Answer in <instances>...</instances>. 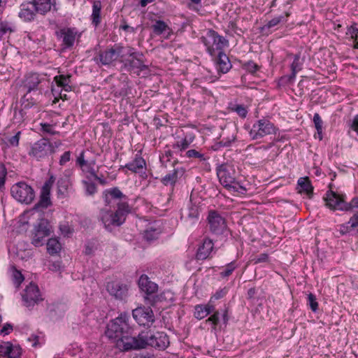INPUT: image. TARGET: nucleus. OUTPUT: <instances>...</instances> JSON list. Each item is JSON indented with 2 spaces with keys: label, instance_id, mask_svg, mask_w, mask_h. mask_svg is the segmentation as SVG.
Segmentation results:
<instances>
[{
  "label": "nucleus",
  "instance_id": "obj_1",
  "mask_svg": "<svg viewBox=\"0 0 358 358\" xmlns=\"http://www.w3.org/2000/svg\"><path fill=\"white\" fill-rule=\"evenodd\" d=\"M103 198L106 205L110 206L113 202H116L117 206L115 212L101 209L99 213V219L105 228L111 230V226L120 227L125 222L131 209L127 202L124 201L127 196L118 187L105 190L103 192Z\"/></svg>",
  "mask_w": 358,
  "mask_h": 358
},
{
  "label": "nucleus",
  "instance_id": "obj_2",
  "mask_svg": "<svg viewBox=\"0 0 358 358\" xmlns=\"http://www.w3.org/2000/svg\"><path fill=\"white\" fill-rule=\"evenodd\" d=\"M129 317L126 313H121L108 324L106 331V335L113 339L122 351L132 350L137 337L128 323Z\"/></svg>",
  "mask_w": 358,
  "mask_h": 358
},
{
  "label": "nucleus",
  "instance_id": "obj_3",
  "mask_svg": "<svg viewBox=\"0 0 358 358\" xmlns=\"http://www.w3.org/2000/svg\"><path fill=\"white\" fill-rule=\"evenodd\" d=\"M169 344L168 336L164 332H157L149 334L148 332H141L137 335L133 350L145 348L151 346L159 350H165Z\"/></svg>",
  "mask_w": 358,
  "mask_h": 358
},
{
  "label": "nucleus",
  "instance_id": "obj_4",
  "mask_svg": "<svg viewBox=\"0 0 358 358\" xmlns=\"http://www.w3.org/2000/svg\"><path fill=\"white\" fill-rule=\"evenodd\" d=\"M217 175L220 183L224 187L235 192H240L239 189L245 190V188L236 180V171L232 166L222 164L217 169Z\"/></svg>",
  "mask_w": 358,
  "mask_h": 358
},
{
  "label": "nucleus",
  "instance_id": "obj_5",
  "mask_svg": "<svg viewBox=\"0 0 358 358\" xmlns=\"http://www.w3.org/2000/svg\"><path fill=\"white\" fill-rule=\"evenodd\" d=\"M11 196L19 203L29 205L35 198V192L32 187L25 182H18L10 188Z\"/></svg>",
  "mask_w": 358,
  "mask_h": 358
},
{
  "label": "nucleus",
  "instance_id": "obj_6",
  "mask_svg": "<svg viewBox=\"0 0 358 358\" xmlns=\"http://www.w3.org/2000/svg\"><path fill=\"white\" fill-rule=\"evenodd\" d=\"M138 287L144 293V299L148 304L155 306L159 301V297L156 294L158 290V285L151 281L148 275L143 274L138 281Z\"/></svg>",
  "mask_w": 358,
  "mask_h": 358
},
{
  "label": "nucleus",
  "instance_id": "obj_7",
  "mask_svg": "<svg viewBox=\"0 0 358 358\" xmlns=\"http://www.w3.org/2000/svg\"><path fill=\"white\" fill-rule=\"evenodd\" d=\"M52 232V226L46 219L41 218L34 225L31 233V243L36 247L44 244L45 238Z\"/></svg>",
  "mask_w": 358,
  "mask_h": 358
},
{
  "label": "nucleus",
  "instance_id": "obj_8",
  "mask_svg": "<svg viewBox=\"0 0 358 358\" xmlns=\"http://www.w3.org/2000/svg\"><path fill=\"white\" fill-rule=\"evenodd\" d=\"M201 40L207 48L208 52L212 56L215 55V50L221 51L228 43L227 39L213 29L208 30L206 36H202Z\"/></svg>",
  "mask_w": 358,
  "mask_h": 358
},
{
  "label": "nucleus",
  "instance_id": "obj_9",
  "mask_svg": "<svg viewBox=\"0 0 358 358\" xmlns=\"http://www.w3.org/2000/svg\"><path fill=\"white\" fill-rule=\"evenodd\" d=\"M55 152V148L48 139L43 138L34 143L30 148L28 154L38 161L47 158Z\"/></svg>",
  "mask_w": 358,
  "mask_h": 358
},
{
  "label": "nucleus",
  "instance_id": "obj_10",
  "mask_svg": "<svg viewBox=\"0 0 358 358\" xmlns=\"http://www.w3.org/2000/svg\"><path fill=\"white\" fill-rule=\"evenodd\" d=\"M276 128L268 120L263 118L255 122L249 134L252 140L260 139L265 136L275 134Z\"/></svg>",
  "mask_w": 358,
  "mask_h": 358
},
{
  "label": "nucleus",
  "instance_id": "obj_11",
  "mask_svg": "<svg viewBox=\"0 0 358 358\" xmlns=\"http://www.w3.org/2000/svg\"><path fill=\"white\" fill-rule=\"evenodd\" d=\"M23 304L28 308H32L38 302L43 301L37 285L30 282L22 294Z\"/></svg>",
  "mask_w": 358,
  "mask_h": 358
},
{
  "label": "nucleus",
  "instance_id": "obj_12",
  "mask_svg": "<svg viewBox=\"0 0 358 358\" xmlns=\"http://www.w3.org/2000/svg\"><path fill=\"white\" fill-rule=\"evenodd\" d=\"M46 83L47 80L43 76L36 73H31L24 76L22 81V87L28 93L32 91H38V94H41L43 87Z\"/></svg>",
  "mask_w": 358,
  "mask_h": 358
},
{
  "label": "nucleus",
  "instance_id": "obj_13",
  "mask_svg": "<svg viewBox=\"0 0 358 358\" xmlns=\"http://www.w3.org/2000/svg\"><path fill=\"white\" fill-rule=\"evenodd\" d=\"M124 49V47L122 45L115 44L111 48L101 51L99 54L100 62L106 66L111 64L119 57L122 59L124 57V54H123Z\"/></svg>",
  "mask_w": 358,
  "mask_h": 358
},
{
  "label": "nucleus",
  "instance_id": "obj_14",
  "mask_svg": "<svg viewBox=\"0 0 358 358\" xmlns=\"http://www.w3.org/2000/svg\"><path fill=\"white\" fill-rule=\"evenodd\" d=\"M209 229L215 235H221L227 229L225 219L217 211L210 210L207 217Z\"/></svg>",
  "mask_w": 358,
  "mask_h": 358
},
{
  "label": "nucleus",
  "instance_id": "obj_15",
  "mask_svg": "<svg viewBox=\"0 0 358 358\" xmlns=\"http://www.w3.org/2000/svg\"><path fill=\"white\" fill-rule=\"evenodd\" d=\"M132 315L136 322L141 326L150 327L155 322V316L150 307H138L133 310Z\"/></svg>",
  "mask_w": 358,
  "mask_h": 358
},
{
  "label": "nucleus",
  "instance_id": "obj_16",
  "mask_svg": "<svg viewBox=\"0 0 358 358\" xmlns=\"http://www.w3.org/2000/svg\"><path fill=\"white\" fill-rule=\"evenodd\" d=\"M55 182V178L54 176H50V178L43 184L40 195L39 201L34 206V208L37 209L39 207L46 208L51 205L50 201V190Z\"/></svg>",
  "mask_w": 358,
  "mask_h": 358
},
{
  "label": "nucleus",
  "instance_id": "obj_17",
  "mask_svg": "<svg viewBox=\"0 0 358 358\" xmlns=\"http://www.w3.org/2000/svg\"><path fill=\"white\" fill-rule=\"evenodd\" d=\"M142 56H138L136 58L122 59L120 62L123 64L124 68L129 72L139 76L141 71L148 69V66L145 64L141 59Z\"/></svg>",
  "mask_w": 358,
  "mask_h": 358
},
{
  "label": "nucleus",
  "instance_id": "obj_18",
  "mask_svg": "<svg viewBox=\"0 0 358 358\" xmlns=\"http://www.w3.org/2000/svg\"><path fill=\"white\" fill-rule=\"evenodd\" d=\"M106 289L110 295L118 300H125L128 296V286L118 281L108 282Z\"/></svg>",
  "mask_w": 358,
  "mask_h": 358
},
{
  "label": "nucleus",
  "instance_id": "obj_19",
  "mask_svg": "<svg viewBox=\"0 0 358 358\" xmlns=\"http://www.w3.org/2000/svg\"><path fill=\"white\" fill-rule=\"evenodd\" d=\"M326 205L331 209L346 210L347 202L344 201L343 196L329 190L327 192L326 197L324 198Z\"/></svg>",
  "mask_w": 358,
  "mask_h": 358
},
{
  "label": "nucleus",
  "instance_id": "obj_20",
  "mask_svg": "<svg viewBox=\"0 0 358 358\" xmlns=\"http://www.w3.org/2000/svg\"><path fill=\"white\" fill-rule=\"evenodd\" d=\"M185 173V169L182 166L174 167L173 170L167 173L164 177L161 179L163 185L168 186H174L178 182Z\"/></svg>",
  "mask_w": 358,
  "mask_h": 358
},
{
  "label": "nucleus",
  "instance_id": "obj_21",
  "mask_svg": "<svg viewBox=\"0 0 358 358\" xmlns=\"http://www.w3.org/2000/svg\"><path fill=\"white\" fill-rule=\"evenodd\" d=\"M71 189V182L68 176L60 177L57 182V196L59 199L69 197Z\"/></svg>",
  "mask_w": 358,
  "mask_h": 358
},
{
  "label": "nucleus",
  "instance_id": "obj_22",
  "mask_svg": "<svg viewBox=\"0 0 358 358\" xmlns=\"http://www.w3.org/2000/svg\"><path fill=\"white\" fill-rule=\"evenodd\" d=\"M38 14V10L31 1L24 2L20 6L19 17L24 21L30 22Z\"/></svg>",
  "mask_w": 358,
  "mask_h": 358
},
{
  "label": "nucleus",
  "instance_id": "obj_23",
  "mask_svg": "<svg viewBox=\"0 0 358 358\" xmlns=\"http://www.w3.org/2000/svg\"><path fill=\"white\" fill-rule=\"evenodd\" d=\"M214 243L209 238H205L201 245L197 249L196 259L197 260H205L208 259L213 251Z\"/></svg>",
  "mask_w": 358,
  "mask_h": 358
},
{
  "label": "nucleus",
  "instance_id": "obj_24",
  "mask_svg": "<svg viewBox=\"0 0 358 358\" xmlns=\"http://www.w3.org/2000/svg\"><path fill=\"white\" fill-rule=\"evenodd\" d=\"M231 68L229 57L221 50L218 52L217 59V71L222 73H227Z\"/></svg>",
  "mask_w": 358,
  "mask_h": 358
},
{
  "label": "nucleus",
  "instance_id": "obj_25",
  "mask_svg": "<svg viewBox=\"0 0 358 358\" xmlns=\"http://www.w3.org/2000/svg\"><path fill=\"white\" fill-rule=\"evenodd\" d=\"M199 209L196 206H191L182 214L181 218L184 219L187 224L193 225L199 220Z\"/></svg>",
  "mask_w": 358,
  "mask_h": 358
},
{
  "label": "nucleus",
  "instance_id": "obj_26",
  "mask_svg": "<svg viewBox=\"0 0 358 358\" xmlns=\"http://www.w3.org/2000/svg\"><path fill=\"white\" fill-rule=\"evenodd\" d=\"M30 1L34 5L40 15H45L50 10L52 7L50 0H31Z\"/></svg>",
  "mask_w": 358,
  "mask_h": 358
},
{
  "label": "nucleus",
  "instance_id": "obj_27",
  "mask_svg": "<svg viewBox=\"0 0 358 358\" xmlns=\"http://www.w3.org/2000/svg\"><path fill=\"white\" fill-rule=\"evenodd\" d=\"M71 75H59L54 78V81L57 83V86L62 87L66 92H70L71 90Z\"/></svg>",
  "mask_w": 358,
  "mask_h": 358
},
{
  "label": "nucleus",
  "instance_id": "obj_28",
  "mask_svg": "<svg viewBox=\"0 0 358 358\" xmlns=\"http://www.w3.org/2000/svg\"><path fill=\"white\" fill-rule=\"evenodd\" d=\"M61 35L63 38V43L67 48L73 46L75 39L76 33L71 29H62Z\"/></svg>",
  "mask_w": 358,
  "mask_h": 358
},
{
  "label": "nucleus",
  "instance_id": "obj_29",
  "mask_svg": "<svg viewBox=\"0 0 358 358\" xmlns=\"http://www.w3.org/2000/svg\"><path fill=\"white\" fill-rule=\"evenodd\" d=\"M221 140L213 145L214 150H218L221 147H229L231 143L236 140V136L234 134L231 135H227L226 132H223L220 136Z\"/></svg>",
  "mask_w": 358,
  "mask_h": 358
},
{
  "label": "nucleus",
  "instance_id": "obj_30",
  "mask_svg": "<svg viewBox=\"0 0 358 358\" xmlns=\"http://www.w3.org/2000/svg\"><path fill=\"white\" fill-rule=\"evenodd\" d=\"M298 185L300 187V192H305L310 198L311 197L313 194V187L308 178H300Z\"/></svg>",
  "mask_w": 358,
  "mask_h": 358
},
{
  "label": "nucleus",
  "instance_id": "obj_31",
  "mask_svg": "<svg viewBox=\"0 0 358 358\" xmlns=\"http://www.w3.org/2000/svg\"><path fill=\"white\" fill-rule=\"evenodd\" d=\"M101 2L100 1H95L92 6V22L96 27L101 22Z\"/></svg>",
  "mask_w": 358,
  "mask_h": 358
},
{
  "label": "nucleus",
  "instance_id": "obj_32",
  "mask_svg": "<svg viewBox=\"0 0 358 358\" xmlns=\"http://www.w3.org/2000/svg\"><path fill=\"white\" fill-rule=\"evenodd\" d=\"M145 166V161L141 157H136L132 162L127 164L125 168L128 170L136 173L139 169H142Z\"/></svg>",
  "mask_w": 358,
  "mask_h": 358
},
{
  "label": "nucleus",
  "instance_id": "obj_33",
  "mask_svg": "<svg viewBox=\"0 0 358 358\" xmlns=\"http://www.w3.org/2000/svg\"><path fill=\"white\" fill-rule=\"evenodd\" d=\"M61 248V244L57 238H51L48 240L47 250L50 255H53L58 253Z\"/></svg>",
  "mask_w": 358,
  "mask_h": 358
},
{
  "label": "nucleus",
  "instance_id": "obj_34",
  "mask_svg": "<svg viewBox=\"0 0 358 358\" xmlns=\"http://www.w3.org/2000/svg\"><path fill=\"white\" fill-rule=\"evenodd\" d=\"M289 14L288 13L285 12V13H283L279 16L274 17L273 19H271V20H269L267 22L266 26L268 28L274 27L281 22H286L287 18L289 17Z\"/></svg>",
  "mask_w": 358,
  "mask_h": 358
},
{
  "label": "nucleus",
  "instance_id": "obj_35",
  "mask_svg": "<svg viewBox=\"0 0 358 358\" xmlns=\"http://www.w3.org/2000/svg\"><path fill=\"white\" fill-rule=\"evenodd\" d=\"M152 29L155 34L160 35L169 29V26L165 22L159 20L152 25Z\"/></svg>",
  "mask_w": 358,
  "mask_h": 358
},
{
  "label": "nucleus",
  "instance_id": "obj_36",
  "mask_svg": "<svg viewBox=\"0 0 358 358\" xmlns=\"http://www.w3.org/2000/svg\"><path fill=\"white\" fill-rule=\"evenodd\" d=\"M209 315V310H206L204 305H196L194 308V317L198 320H201Z\"/></svg>",
  "mask_w": 358,
  "mask_h": 358
},
{
  "label": "nucleus",
  "instance_id": "obj_37",
  "mask_svg": "<svg viewBox=\"0 0 358 358\" xmlns=\"http://www.w3.org/2000/svg\"><path fill=\"white\" fill-rule=\"evenodd\" d=\"M26 92L25 94L21 99L22 106L24 108H30L36 103V100L31 97V96Z\"/></svg>",
  "mask_w": 358,
  "mask_h": 358
},
{
  "label": "nucleus",
  "instance_id": "obj_38",
  "mask_svg": "<svg viewBox=\"0 0 358 358\" xmlns=\"http://www.w3.org/2000/svg\"><path fill=\"white\" fill-rule=\"evenodd\" d=\"M303 59H301L300 54H296L294 56V60L291 64L292 71H300L302 69Z\"/></svg>",
  "mask_w": 358,
  "mask_h": 358
},
{
  "label": "nucleus",
  "instance_id": "obj_39",
  "mask_svg": "<svg viewBox=\"0 0 358 358\" xmlns=\"http://www.w3.org/2000/svg\"><path fill=\"white\" fill-rule=\"evenodd\" d=\"M159 234V229L149 227L144 232V238L148 241H152L157 238Z\"/></svg>",
  "mask_w": 358,
  "mask_h": 358
},
{
  "label": "nucleus",
  "instance_id": "obj_40",
  "mask_svg": "<svg viewBox=\"0 0 358 358\" xmlns=\"http://www.w3.org/2000/svg\"><path fill=\"white\" fill-rule=\"evenodd\" d=\"M7 169L3 163H0V191L2 192L5 188V182L7 176Z\"/></svg>",
  "mask_w": 358,
  "mask_h": 358
},
{
  "label": "nucleus",
  "instance_id": "obj_41",
  "mask_svg": "<svg viewBox=\"0 0 358 358\" xmlns=\"http://www.w3.org/2000/svg\"><path fill=\"white\" fill-rule=\"evenodd\" d=\"M308 304L313 312H316L318 309V303L316 301L315 294L310 293L308 295Z\"/></svg>",
  "mask_w": 358,
  "mask_h": 358
},
{
  "label": "nucleus",
  "instance_id": "obj_42",
  "mask_svg": "<svg viewBox=\"0 0 358 358\" xmlns=\"http://www.w3.org/2000/svg\"><path fill=\"white\" fill-rule=\"evenodd\" d=\"M13 344L10 342H3L0 344V355L6 357L10 351Z\"/></svg>",
  "mask_w": 358,
  "mask_h": 358
},
{
  "label": "nucleus",
  "instance_id": "obj_43",
  "mask_svg": "<svg viewBox=\"0 0 358 358\" xmlns=\"http://www.w3.org/2000/svg\"><path fill=\"white\" fill-rule=\"evenodd\" d=\"M83 184L85 185L86 194L87 195L92 196L96 193L97 188L94 183L83 181Z\"/></svg>",
  "mask_w": 358,
  "mask_h": 358
},
{
  "label": "nucleus",
  "instance_id": "obj_44",
  "mask_svg": "<svg viewBox=\"0 0 358 358\" xmlns=\"http://www.w3.org/2000/svg\"><path fill=\"white\" fill-rule=\"evenodd\" d=\"M21 348L20 346L13 345L11 347L9 354L6 356L7 358H20L21 355Z\"/></svg>",
  "mask_w": 358,
  "mask_h": 358
},
{
  "label": "nucleus",
  "instance_id": "obj_45",
  "mask_svg": "<svg viewBox=\"0 0 358 358\" xmlns=\"http://www.w3.org/2000/svg\"><path fill=\"white\" fill-rule=\"evenodd\" d=\"M59 230L61 233L65 236H69L73 234V229L70 227L68 222L61 223L59 224Z\"/></svg>",
  "mask_w": 358,
  "mask_h": 358
},
{
  "label": "nucleus",
  "instance_id": "obj_46",
  "mask_svg": "<svg viewBox=\"0 0 358 358\" xmlns=\"http://www.w3.org/2000/svg\"><path fill=\"white\" fill-rule=\"evenodd\" d=\"M313 122L317 130V133H322L323 122L318 113L314 114Z\"/></svg>",
  "mask_w": 358,
  "mask_h": 358
},
{
  "label": "nucleus",
  "instance_id": "obj_47",
  "mask_svg": "<svg viewBox=\"0 0 358 358\" xmlns=\"http://www.w3.org/2000/svg\"><path fill=\"white\" fill-rule=\"evenodd\" d=\"M235 268H236L235 262H231L227 265V268L220 273V275L222 278L228 277L232 273V272L234 271Z\"/></svg>",
  "mask_w": 358,
  "mask_h": 358
},
{
  "label": "nucleus",
  "instance_id": "obj_48",
  "mask_svg": "<svg viewBox=\"0 0 358 358\" xmlns=\"http://www.w3.org/2000/svg\"><path fill=\"white\" fill-rule=\"evenodd\" d=\"M243 69L247 71L254 73L258 70V66L252 61H248L243 64Z\"/></svg>",
  "mask_w": 358,
  "mask_h": 358
},
{
  "label": "nucleus",
  "instance_id": "obj_49",
  "mask_svg": "<svg viewBox=\"0 0 358 358\" xmlns=\"http://www.w3.org/2000/svg\"><path fill=\"white\" fill-rule=\"evenodd\" d=\"M219 315H220V312L215 311L210 317H209L206 320V322H210L212 324L213 329H215L216 326L217 325V324L219 322Z\"/></svg>",
  "mask_w": 358,
  "mask_h": 358
},
{
  "label": "nucleus",
  "instance_id": "obj_50",
  "mask_svg": "<svg viewBox=\"0 0 358 358\" xmlns=\"http://www.w3.org/2000/svg\"><path fill=\"white\" fill-rule=\"evenodd\" d=\"M233 110L237 113V114L243 118H245L248 114V110L243 105H236L233 108Z\"/></svg>",
  "mask_w": 358,
  "mask_h": 358
},
{
  "label": "nucleus",
  "instance_id": "obj_51",
  "mask_svg": "<svg viewBox=\"0 0 358 358\" xmlns=\"http://www.w3.org/2000/svg\"><path fill=\"white\" fill-rule=\"evenodd\" d=\"M190 143L191 141H188L187 138H185L180 141H177V143L173 145V148L180 149V150H185L188 148Z\"/></svg>",
  "mask_w": 358,
  "mask_h": 358
},
{
  "label": "nucleus",
  "instance_id": "obj_52",
  "mask_svg": "<svg viewBox=\"0 0 358 358\" xmlns=\"http://www.w3.org/2000/svg\"><path fill=\"white\" fill-rule=\"evenodd\" d=\"M186 156L189 158H192V157L198 158L201 161L206 160V158L204 157L203 155L200 153L199 152L196 151V150H189L186 152Z\"/></svg>",
  "mask_w": 358,
  "mask_h": 358
},
{
  "label": "nucleus",
  "instance_id": "obj_53",
  "mask_svg": "<svg viewBox=\"0 0 358 358\" xmlns=\"http://www.w3.org/2000/svg\"><path fill=\"white\" fill-rule=\"evenodd\" d=\"M41 131L44 133H47L51 135H55L57 134L58 132L55 131L52 128V126L51 124L44 123L41 124Z\"/></svg>",
  "mask_w": 358,
  "mask_h": 358
},
{
  "label": "nucleus",
  "instance_id": "obj_54",
  "mask_svg": "<svg viewBox=\"0 0 358 358\" xmlns=\"http://www.w3.org/2000/svg\"><path fill=\"white\" fill-rule=\"evenodd\" d=\"M11 31H13V29L9 23L6 22H0V34L3 35L7 32Z\"/></svg>",
  "mask_w": 358,
  "mask_h": 358
},
{
  "label": "nucleus",
  "instance_id": "obj_55",
  "mask_svg": "<svg viewBox=\"0 0 358 358\" xmlns=\"http://www.w3.org/2000/svg\"><path fill=\"white\" fill-rule=\"evenodd\" d=\"M353 229L352 227H351L350 223H349V221L345 224L339 225V232L342 234H346L347 233L350 232Z\"/></svg>",
  "mask_w": 358,
  "mask_h": 358
},
{
  "label": "nucleus",
  "instance_id": "obj_56",
  "mask_svg": "<svg viewBox=\"0 0 358 358\" xmlns=\"http://www.w3.org/2000/svg\"><path fill=\"white\" fill-rule=\"evenodd\" d=\"M253 261L255 264L268 262L269 261V257L266 253H262L256 257Z\"/></svg>",
  "mask_w": 358,
  "mask_h": 358
},
{
  "label": "nucleus",
  "instance_id": "obj_57",
  "mask_svg": "<svg viewBox=\"0 0 358 358\" xmlns=\"http://www.w3.org/2000/svg\"><path fill=\"white\" fill-rule=\"evenodd\" d=\"M21 131H17L15 135L8 138V143L11 146H17L20 138Z\"/></svg>",
  "mask_w": 358,
  "mask_h": 358
},
{
  "label": "nucleus",
  "instance_id": "obj_58",
  "mask_svg": "<svg viewBox=\"0 0 358 358\" xmlns=\"http://www.w3.org/2000/svg\"><path fill=\"white\" fill-rule=\"evenodd\" d=\"M126 49L127 53L125 55H128L129 58H136L138 56H143V54L141 52L134 51V48L130 46H127Z\"/></svg>",
  "mask_w": 358,
  "mask_h": 358
},
{
  "label": "nucleus",
  "instance_id": "obj_59",
  "mask_svg": "<svg viewBox=\"0 0 358 358\" xmlns=\"http://www.w3.org/2000/svg\"><path fill=\"white\" fill-rule=\"evenodd\" d=\"M13 278H14V282L15 284H16V285L18 287L21 283L24 280V277L22 275V274L16 271L15 272H14L13 273Z\"/></svg>",
  "mask_w": 358,
  "mask_h": 358
},
{
  "label": "nucleus",
  "instance_id": "obj_60",
  "mask_svg": "<svg viewBox=\"0 0 358 358\" xmlns=\"http://www.w3.org/2000/svg\"><path fill=\"white\" fill-rule=\"evenodd\" d=\"M346 210H351L353 208H358V196L353 198L350 202H347Z\"/></svg>",
  "mask_w": 358,
  "mask_h": 358
},
{
  "label": "nucleus",
  "instance_id": "obj_61",
  "mask_svg": "<svg viewBox=\"0 0 358 358\" xmlns=\"http://www.w3.org/2000/svg\"><path fill=\"white\" fill-rule=\"evenodd\" d=\"M71 152L66 151L62 156L59 160L60 165L63 166L70 160Z\"/></svg>",
  "mask_w": 358,
  "mask_h": 358
},
{
  "label": "nucleus",
  "instance_id": "obj_62",
  "mask_svg": "<svg viewBox=\"0 0 358 358\" xmlns=\"http://www.w3.org/2000/svg\"><path fill=\"white\" fill-rule=\"evenodd\" d=\"M227 291L225 289H220L217 291L213 296L210 298L213 301L220 299L225 296Z\"/></svg>",
  "mask_w": 358,
  "mask_h": 358
},
{
  "label": "nucleus",
  "instance_id": "obj_63",
  "mask_svg": "<svg viewBox=\"0 0 358 358\" xmlns=\"http://www.w3.org/2000/svg\"><path fill=\"white\" fill-rule=\"evenodd\" d=\"M351 227L353 229L358 228V213H355L349 220Z\"/></svg>",
  "mask_w": 358,
  "mask_h": 358
},
{
  "label": "nucleus",
  "instance_id": "obj_64",
  "mask_svg": "<svg viewBox=\"0 0 358 358\" xmlns=\"http://www.w3.org/2000/svg\"><path fill=\"white\" fill-rule=\"evenodd\" d=\"M13 330V326L10 324H6L1 330V334L3 336L8 335Z\"/></svg>",
  "mask_w": 358,
  "mask_h": 358
}]
</instances>
